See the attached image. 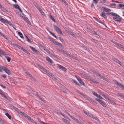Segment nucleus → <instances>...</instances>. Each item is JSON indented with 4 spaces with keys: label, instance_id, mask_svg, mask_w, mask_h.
Here are the masks:
<instances>
[{
    "label": "nucleus",
    "instance_id": "nucleus-1",
    "mask_svg": "<svg viewBox=\"0 0 124 124\" xmlns=\"http://www.w3.org/2000/svg\"><path fill=\"white\" fill-rule=\"evenodd\" d=\"M2 70H3L6 73L8 74L11 73L10 71L8 68L4 66H2L1 67L0 66V72H2Z\"/></svg>",
    "mask_w": 124,
    "mask_h": 124
},
{
    "label": "nucleus",
    "instance_id": "nucleus-2",
    "mask_svg": "<svg viewBox=\"0 0 124 124\" xmlns=\"http://www.w3.org/2000/svg\"><path fill=\"white\" fill-rule=\"evenodd\" d=\"M53 27L54 29L57 32L60 34L62 35H63V34L61 31V29H60L58 27L55 25H53Z\"/></svg>",
    "mask_w": 124,
    "mask_h": 124
},
{
    "label": "nucleus",
    "instance_id": "nucleus-3",
    "mask_svg": "<svg viewBox=\"0 0 124 124\" xmlns=\"http://www.w3.org/2000/svg\"><path fill=\"white\" fill-rule=\"evenodd\" d=\"M95 100L98 101L99 103L102 105L103 107H106V104L102 100H100L98 98H95Z\"/></svg>",
    "mask_w": 124,
    "mask_h": 124
},
{
    "label": "nucleus",
    "instance_id": "nucleus-4",
    "mask_svg": "<svg viewBox=\"0 0 124 124\" xmlns=\"http://www.w3.org/2000/svg\"><path fill=\"white\" fill-rule=\"evenodd\" d=\"M41 70H42L43 71V72H44L45 74H47L49 76L50 75L52 77H53V75L51 73H50L49 72V71L44 69V68H43Z\"/></svg>",
    "mask_w": 124,
    "mask_h": 124
},
{
    "label": "nucleus",
    "instance_id": "nucleus-5",
    "mask_svg": "<svg viewBox=\"0 0 124 124\" xmlns=\"http://www.w3.org/2000/svg\"><path fill=\"white\" fill-rule=\"evenodd\" d=\"M0 20L3 23H5L8 24L12 26H13L14 25L13 24H11L10 23V21H9L6 19H4L3 18H1L0 19Z\"/></svg>",
    "mask_w": 124,
    "mask_h": 124
},
{
    "label": "nucleus",
    "instance_id": "nucleus-6",
    "mask_svg": "<svg viewBox=\"0 0 124 124\" xmlns=\"http://www.w3.org/2000/svg\"><path fill=\"white\" fill-rule=\"evenodd\" d=\"M0 20L3 23H5L8 24L12 26H13L14 25L13 24H11L10 23V21H9L6 19H4L3 18H1L0 19Z\"/></svg>",
    "mask_w": 124,
    "mask_h": 124
},
{
    "label": "nucleus",
    "instance_id": "nucleus-7",
    "mask_svg": "<svg viewBox=\"0 0 124 124\" xmlns=\"http://www.w3.org/2000/svg\"><path fill=\"white\" fill-rule=\"evenodd\" d=\"M29 47L31 49L37 54L38 55L40 54V52L36 50L34 48L31 46H30Z\"/></svg>",
    "mask_w": 124,
    "mask_h": 124
},
{
    "label": "nucleus",
    "instance_id": "nucleus-8",
    "mask_svg": "<svg viewBox=\"0 0 124 124\" xmlns=\"http://www.w3.org/2000/svg\"><path fill=\"white\" fill-rule=\"evenodd\" d=\"M33 94L37 96L38 98H39L40 100H41L44 102H45V101L44 100V99L39 96L37 92H35L34 93H33Z\"/></svg>",
    "mask_w": 124,
    "mask_h": 124
},
{
    "label": "nucleus",
    "instance_id": "nucleus-9",
    "mask_svg": "<svg viewBox=\"0 0 124 124\" xmlns=\"http://www.w3.org/2000/svg\"><path fill=\"white\" fill-rule=\"evenodd\" d=\"M113 19L115 21H117L120 22L121 21V18L119 16H115L113 17Z\"/></svg>",
    "mask_w": 124,
    "mask_h": 124
},
{
    "label": "nucleus",
    "instance_id": "nucleus-10",
    "mask_svg": "<svg viewBox=\"0 0 124 124\" xmlns=\"http://www.w3.org/2000/svg\"><path fill=\"white\" fill-rule=\"evenodd\" d=\"M114 82L115 84H116L117 85H118L121 88H122L123 90H124V86L121 83H119L117 81H116V80H115V81H114Z\"/></svg>",
    "mask_w": 124,
    "mask_h": 124
},
{
    "label": "nucleus",
    "instance_id": "nucleus-11",
    "mask_svg": "<svg viewBox=\"0 0 124 124\" xmlns=\"http://www.w3.org/2000/svg\"><path fill=\"white\" fill-rule=\"evenodd\" d=\"M57 67L59 69H61L62 70L64 71H66L67 70L65 67L60 65H59L57 66Z\"/></svg>",
    "mask_w": 124,
    "mask_h": 124
},
{
    "label": "nucleus",
    "instance_id": "nucleus-12",
    "mask_svg": "<svg viewBox=\"0 0 124 124\" xmlns=\"http://www.w3.org/2000/svg\"><path fill=\"white\" fill-rule=\"evenodd\" d=\"M76 92H77L78 93L81 95L83 96H84V97H85V98H89V97H88L86 95L83 93H82L80 91H79L78 90H77L76 91Z\"/></svg>",
    "mask_w": 124,
    "mask_h": 124
},
{
    "label": "nucleus",
    "instance_id": "nucleus-13",
    "mask_svg": "<svg viewBox=\"0 0 124 124\" xmlns=\"http://www.w3.org/2000/svg\"><path fill=\"white\" fill-rule=\"evenodd\" d=\"M76 92H77L78 93L81 95L83 96H84V97H85V98H89V97H88L86 95L83 93H82L80 91H79L78 90H77L76 91Z\"/></svg>",
    "mask_w": 124,
    "mask_h": 124
},
{
    "label": "nucleus",
    "instance_id": "nucleus-14",
    "mask_svg": "<svg viewBox=\"0 0 124 124\" xmlns=\"http://www.w3.org/2000/svg\"><path fill=\"white\" fill-rule=\"evenodd\" d=\"M46 60L51 64H52L53 61L48 56H46Z\"/></svg>",
    "mask_w": 124,
    "mask_h": 124
},
{
    "label": "nucleus",
    "instance_id": "nucleus-15",
    "mask_svg": "<svg viewBox=\"0 0 124 124\" xmlns=\"http://www.w3.org/2000/svg\"><path fill=\"white\" fill-rule=\"evenodd\" d=\"M88 80L89 81H92L96 84L98 83V82L96 81L94 79L92 78H87Z\"/></svg>",
    "mask_w": 124,
    "mask_h": 124
},
{
    "label": "nucleus",
    "instance_id": "nucleus-16",
    "mask_svg": "<svg viewBox=\"0 0 124 124\" xmlns=\"http://www.w3.org/2000/svg\"><path fill=\"white\" fill-rule=\"evenodd\" d=\"M13 44L16 46L17 47H18L19 48V49H20L22 51H23V50L24 49V48L22 47L19 46L17 44Z\"/></svg>",
    "mask_w": 124,
    "mask_h": 124
},
{
    "label": "nucleus",
    "instance_id": "nucleus-17",
    "mask_svg": "<svg viewBox=\"0 0 124 124\" xmlns=\"http://www.w3.org/2000/svg\"><path fill=\"white\" fill-rule=\"evenodd\" d=\"M112 60L118 63L120 65H121V63L119 61V60L115 58H112Z\"/></svg>",
    "mask_w": 124,
    "mask_h": 124
},
{
    "label": "nucleus",
    "instance_id": "nucleus-18",
    "mask_svg": "<svg viewBox=\"0 0 124 124\" xmlns=\"http://www.w3.org/2000/svg\"><path fill=\"white\" fill-rule=\"evenodd\" d=\"M79 81V82L81 84L83 85L84 86H85V85L84 82L82 81L81 78H77Z\"/></svg>",
    "mask_w": 124,
    "mask_h": 124
},
{
    "label": "nucleus",
    "instance_id": "nucleus-19",
    "mask_svg": "<svg viewBox=\"0 0 124 124\" xmlns=\"http://www.w3.org/2000/svg\"><path fill=\"white\" fill-rule=\"evenodd\" d=\"M102 8H103V10L104 11L108 12H110L111 11V10L110 9L106 7H102Z\"/></svg>",
    "mask_w": 124,
    "mask_h": 124
},
{
    "label": "nucleus",
    "instance_id": "nucleus-20",
    "mask_svg": "<svg viewBox=\"0 0 124 124\" xmlns=\"http://www.w3.org/2000/svg\"><path fill=\"white\" fill-rule=\"evenodd\" d=\"M23 19L24 20L26 21L30 25L31 24V22L26 17H24L23 18Z\"/></svg>",
    "mask_w": 124,
    "mask_h": 124
},
{
    "label": "nucleus",
    "instance_id": "nucleus-21",
    "mask_svg": "<svg viewBox=\"0 0 124 124\" xmlns=\"http://www.w3.org/2000/svg\"><path fill=\"white\" fill-rule=\"evenodd\" d=\"M108 14H110L111 15H112L113 16H119V15L116 13H113V12H111L110 13H108Z\"/></svg>",
    "mask_w": 124,
    "mask_h": 124
},
{
    "label": "nucleus",
    "instance_id": "nucleus-22",
    "mask_svg": "<svg viewBox=\"0 0 124 124\" xmlns=\"http://www.w3.org/2000/svg\"><path fill=\"white\" fill-rule=\"evenodd\" d=\"M94 18L95 19V20H96V21H97L98 22L101 23V24H102L104 26H105L106 27V24L103 22L101 21H99V20H98V19L96 18H95V17H94Z\"/></svg>",
    "mask_w": 124,
    "mask_h": 124
},
{
    "label": "nucleus",
    "instance_id": "nucleus-23",
    "mask_svg": "<svg viewBox=\"0 0 124 124\" xmlns=\"http://www.w3.org/2000/svg\"><path fill=\"white\" fill-rule=\"evenodd\" d=\"M94 18L95 19V20H96V21H97L98 22L101 23V24H102L104 26H105L106 27V24L103 22L101 21H99V20H98V19L96 18H95V17H94Z\"/></svg>",
    "mask_w": 124,
    "mask_h": 124
},
{
    "label": "nucleus",
    "instance_id": "nucleus-24",
    "mask_svg": "<svg viewBox=\"0 0 124 124\" xmlns=\"http://www.w3.org/2000/svg\"><path fill=\"white\" fill-rule=\"evenodd\" d=\"M60 88L62 91L64 93L66 94H67V93L66 91V87L63 88L62 87H60Z\"/></svg>",
    "mask_w": 124,
    "mask_h": 124
},
{
    "label": "nucleus",
    "instance_id": "nucleus-25",
    "mask_svg": "<svg viewBox=\"0 0 124 124\" xmlns=\"http://www.w3.org/2000/svg\"><path fill=\"white\" fill-rule=\"evenodd\" d=\"M24 116V117H26L27 118V119L29 120H31V117L29 116L26 114H25Z\"/></svg>",
    "mask_w": 124,
    "mask_h": 124
},
{
    "label": "nucleus",
    "instance_id": "nucleus-26",
    "mask_svg": "<svg viewBox=\"0 0 124 124\" xmlns=\"http://www.w3.org/2000/svg\"><path fill=\"white\" fill-rule=\"evenodd\" d=\"M5 53L2 50L0 49V56H2L5 54Z\"/></svg>",
    "mask_w": 124,
    "mask_h": 124
},
{
    "label": "nucleus",
    "instance_id": "nucleus-27",
    "mask_svg": "<svg viewBox=\"0 0 124 124\" xmlns=\"http://www.w3.org/2000/svg\"><path fill=\"white\" fill-rule=\"evenodd\" d=\"M16 111H17L19 114L23 116H24L25 114L24 113L22 112L21 111L19 110L18 109V110Z\"/></svg>",
    "mask_w": 124,
    "mask_h": 124
},
{
    "label": "nucleus",
    "instance_id": "nucleus-28",
    "mask_svg": "<svg viewBox=\"0 0 124 124\" xmlns=\"http://www.w3.org/2000/svg\"><path fill=\"white\" fill-rule=\"evenodd\" d=\"M62 119L64 122L66 124H70V123L67 120L64 118H63Z\"/></svg>",
    "mask_w": 124,
    "mask_h": 124
},
{
    "label": "nucleus",
    "instance_id": "nucleus-29",
    "mask_svg": "<svg viewBox=\"0 0 124 124\" xmlns=\"http://www.w3.org/2000/svg\"><path fill=\"white\" fill-rule=\"evenodd\" d=\"M101 16H102L105 18H107V16L106 15L105 13L104 12H102V14H101Z\"/></svg>",
    "mask_w": 124,
    "mask_h": 124
},
{
    "label": "nucleus",
    "instance_id": "nucleus-30",
    "mask_svg": "<svg viewBox=\"0 0 124 124\" xmlns=\"http://www.w3.org/2000/svg\"><path fill=\"white\" fill-rule=\"evenodd\" d=\"M49 17L54 22H56V21L55 19L51 15H50L49 16Z\"/></svg>",
    "mask_w": 124,
    "mask_h": 124
},
{
    "label": "nucleus",
    "instance_id": "nucleus-31",
    "mask_svg": "<svg viewBox=\"0 0 124 124\" xmlns=\"http://www.w3.org/2000/svg\"><path fill=\"white\" fill-rule=\"evenodd\" d=\"M13 7L14 8L18 9H19V7L18 4H13Z\"/></svg>",
    "mask_w": 124,
    "mask_h": 124
},
{
    "label": "nucleus",
    "instance_id": "nucleus-32",
    "mask_svg": "<svg viewBox=\"0 0 124 124\" xmlns=\"http://www.w3.org/2000/svg\"><path fill=\"white\" fill-rule=\"evenodd\" d=\"M72 80L73 81V82L76 85H79V86L81 85H80L78 83V82L77 81H76V80H75L74 79H72Z\"/></svg>",
    "mask_w": 124,
    "mask_h": 124
},
{
    "label": "nucleus",
    "instance_id": "nucleus-33",
    "mask_svg": "<svg viewBox=\"0 0 124 124\" xmlns=\"http://www.w3.org/2000/svg\"><path fill=\"white\" fill-rule=\"evenodd\" d=\"M95 74L97 75V77H100V78H103L102 76V75L100 74L97 73V72H96L95 73Z\"/></svg>",
    "mask_w": 124,
    "mask_h": 124
},
{
    "label": "nucleus",
    "instance_id": "nucleus-34",
    "mask_svg": "<svg viewBox=\"0 0 124 124\" xmlns=\"http://www.w3.org/2000/svg\"><path fill=\"white\" fill-rule=\"evenodd\" d=\"M5 115L9 119H11V116L10 115L7 113H5Z\"/></svg>",
    "mask_w": 124,
    "mask_h": 124
},
{
    "label": "nucleus",
    "instance_id": "nucleus-35",
    "mask_svg": "<svg viewBox=\"0 0 124 124\" xmlns=\"http://www.w3.org/2000/svg\"><path fill=\"white\" fill-rule=\"evenodd\" d=\"M54 44H55L56 45L59 46H62V45L60 43H59V42L57 41H56L55 42H54Z\"/></svg>",
    "mask_w": 124,
    "mask_h": 124
},
{
    "label": "nucleus",
    "instance_id": "nucleus-36",
    "mask_svg": "<svg viewBox=\"0 0 124 124\" xmlns=\"http://www.w3.org/2000/svg\"><path fill=\"white\" fill-rule=\"evenodd\" d=\"M19 35L20 36V37L22 38H24L23 36L22 33L20 32H18V33Z\"/></svg>",
    "mask_w": 124,
    "mask_h": 124
},
{
    "label": "nucleus",
    "instance_id": "nucleus-37",
    "mask_svg": "<svg viewBox=\"0 0 124 124\" xmlns=\"http://www.w3.org/2000/svg\"><path fill=\"white\" fill-rule=\"evenodd\" d=\"M87 116L90 117L91 118H93V117H94V116L92 114L89 112L88 113V114H87Z\"/></svg>",
    "mask_w": 124,
    "mask_h": 124
},
{
    "label": "nucleus",
    "instance_id": "nucleus-38",
    "mask_svg": "<svg viewBox=\"0 0 124 124\" xmlns=\"http://www.w3.org/2000/svg\"><path fill=\"white\" fill-rule=\"evenodd\" d=\"M93 118L97 120L99 123H101V122L100 121L99 119L98 118H97L96 117H95V116H94V117H93Z\"/></svg>",
    "mask_w": 124,
    "mask_h": 124
},
{
    "label": "nucleus",
    "instance_id": "nucleus-39",
    "mask_svg": "<svg viewBox=\"0 0 124 124\" xmlns=\"http://www.w3.org/2000/svg\"><path fill=\"white\" fill-rule=\"evenodd\" d=\"M93 118L97 120L99 123H101V122L100 121L99 119L98 118H97L96 117H95V116H94V117H93Z\"/></svg>",
    "mask_w": 124,
    "mask_h": 124
},
{
    "label": "nucleus",
    "instance_id": "nucleus-40",
    "mask_svg": "<svg viewBox=\"0 0 124 124\" xmlns=\"http://www.w3.org/2000/svg\"><path fill=\"white\" fill-rule=\"evenodd\" d=\"M108 100L113 104H115V102L113 100L109 98V99H108Z\"/></svg>",
    "mask_w": 124,
    "mask_h": 124
},
{
    "label": "nucleus",
    "instance_id": "nucleus-41",
    "mask_svg": "<svg viewBox=\"0 0 124 124\" xmlns=\"http://www.w3.org/2000/svg\"><path fill=\"white\" fill-rule=\"evenodd\" d=\"M117 46L123 49H124V46L118 43V44H117Z\"/></svg>",
    "mask_w": 124,
    "mask_h": 124
},
{
    "label": "nucleus",
    "instance_id": "nucleus-42",
    "mask_svg": "<svg viewBox=\"0 0 124 124\" xmlns=\"http://www.w3.org/2000/svg\"><path fill=\"white\" fill-rule=\"evenodd\" d=\"M117 95H118L119 96L122 97L124 99V95H122L121 93H118Z\"/></svg>",
    "mask_w": 124,
    "mask_h": 124
},
{
    "label": "nucleus",
    "instance_id": "nucleus-43",
    "mask_svg": "<svg viewBox=\"0 0 124 124\" xmlns=\"http://www.w3.org/2000/svg\"><path fill=\"white\" fill-rule=\"evenodd\" d=\"M6 58L7 61L8 62H9L10 61L11 58L10 57L8 56H6Z\"/></svg>",
    "mask_w": 124,
    "mask_h": 124
},
{
    "label": "nucleus",
    "instance_id": "nucleus-44",
    "mask_svg": "<svg viewBox=\"0 0 124 124\" xmlns=\"http://www.w3.org/2000/svg\"><path fill=\"white\" fill-rule=\"evenodd\" d=\"M49 33L51 34L54 37H55V38H57V37L51 31H49Z\"/></svg>",
    "mask_w": 124,
    "mask_h": 124
},
{
    "label": "nucleus",
    "instance_id": "nucleus-45",
    "mask_svg": "<svg viewBox=\"0 0 124 124\" xmlns=\"http://www.w3.org/2000/svg\"><path fill=\"white\" fill-rule=\"evenodd\" d=\"M102 96H103L106 99H107L108 100V99H109V98L107 96L104 94H102Z\"/></svg>",
    "mask_w": 124,
    "mask_h": 124
},
{
    "label": "nucleus",
    "instance_id": "nucleus-46",
    "mask_svg": "<svg viewBox=\"0 0 124 124\" xmlns=\"http://www.w3.org/2000/svg\"><path fill=\"white\" fill-rule=\"evenodd\" d=\"M90 39L91 40L93 41L95 43H97V41L96 40V39L93 38H90Z\"/></svg>",
    "mask_w": 124,
    "mask_h": 124
},
{
    "label": "nucleus",
    "instance_id": "nucleus-47",
    "mask_svg": "<svg viewBox=\"0 0 124 124\" xmlns=\"http://www.w3.org/2000/svg\"><path fill=\"white\" fill-rule=\"evenodd\" d=\"M50 40L53 42L54 43V42H55V41L54 40L53 38H50Z\"/></svg>",
    "mask_w": 124,
    "mask_h": 124
},
{
    "label": "nucleus",
    "instance_id": "nucleus-48",
    "mask_svg": "<svg viewBox=\"0 0 124 124\" xmlns=\"http://www.w3.org/2000/svg\"><path fill=\"white\" fill-rule=\"evenodd\" d=\"M102 78L104 80H105V81L107 82H110V81L107 78Z\"/></svg>",
    "mask_w": 124,
    "mask_h": 124
},
{
    "label": "nucleus",
    "instance_id": "nucleus-49",
    "mask_svg": "<svg viewBox=\"0 0 124 124\" xmlns=\"http://www.w3.org/2000/svg\"><path fill=\"white\" fill-rule=\"evenodd\" d=\"M92 93L94 95L96 96V97L97 96H98V94L97 93H96L95 91H93L92 92Z\"/></svg>",
    "mask_w": 124,
    "mask_h": 124
},
{
    "label": "nucleus",
    "instance_id": "nucleus-50",
    "mask_svg": "<svg viewBox=\"0 0 124 124\" xmlns=\"http://www.w3.org/2000/svg\"><path fill=\"white\" fill-rule=\"evenodd\" d=\"M70 117L73 120H75L77 121H78V120L77 119H76L73 116H71Z\"/></svg>",
    "mask_w": 124,
    "mask_h": 124
},
{
    "label": "nucleus",
    "instance_id": "nucleus-51",
    "mask_svg": "<svg viewBox=\"0 0 124 124\" xmlns=\"http://www.w3.org/2000/svg\"><path fill=\"white\" fill-rule=\"evenodd\" d=\"M2 97H4V98L5 99H6L7 100H8V98L6 97V95H5L4 93V94H3V95H2Z\"/></svg>",
    "mask_w": 124,
    "mask_h": 124
},
{
    "label": "nucleus",
    "instance_id": "nucleus-52",
    "mask_svg": "<svg viewBox=\"0 0 124 124\" xmlns=\"http://www.w3.org/2000/svg\"><path fill=\"white\" fill-rule=\"evenodd\" d=\"M2 97H4V98L5 99H6L7 100H8V98L6 97V95H5L4 93V94H3V95H2Z\"/></svg>",
    "mask_w": 124,
    "mask_h": 124
},
{
    "label": "nucleus",
    "instance_id": "nucleus-53",
    "mask_svg": "<svg viewBox=\"0 0 124 124\" xmlns=\"http://www.w3.org/2000/svg\"><path fill=\"white\" fill-rule=\"evenodd\" d=\"M118 7H124V5L122 4H118Z\"/></svg>",
    "mask_w": 124,
    "mask_h": 124
},
{
    "label": "nucleus",
    "instance_id": "nucleus-54",
    "mask_svg": "<svg viewBox=\"0 0 124 124\" xmlns=\"http://www.w3.org/2000/svg\"><path fill=\"white\" fill-rule=\"evenodd\" d=\"M30 121L31 122L33 123H34L36 124H37L36 122L34 120H33L31 118V120H30Z\"/></svg>",
    "mask_w": 124,
    "mask_h": 124
},
{
    "label": "nucleus",
    "instance_id": "nucleus-55",
    "mask_svg": "<svg viewBox=\"0 0 124 124\" xmlns=\"http://www.w3.org/2000/svg\"><path fill=\"white\" fill-rule=\"evenodd\" d=\"M23 51L24 52H25L27 53L29 55L30 54V53L29 52L26 50H25V49H24Z\"/></svg>",
    "mask_w": 124,
    "mask_h": 124
},
{
    "label": "nucleus",
    "instance_id": "nucleus-56",
    "mask_svg": "<svg viewBox=\"0 0 124 124\" xmlns=\"http://www.w3.org/2000/svg\"><path fill=\"white\" fill-rule=\"evenodd\" d=\"M0 34L1 35L2 37L5 38L6 39H7V38H6V37L1 32L0 33Z\"/></svg>",
    "mask_w": 124,
    "mask_h": 124
},
{
    "label": "nucleus",
    "instance_id": "nucleus-57",
    "mask_svg": "<svg viewBox=\"0 0 124 124\" xmlns=\"http://www.w3.org/2000/svg\"><path fill=\"white\" fill-rule=\"evenodd\" d=\"M91 33H92L96 35H97L99 36L98 34H97L96 32L94 31H92Z\"/></svg>",
    "mask_w": 124,
    "mask_h": 124
},
{
    "label": "nucleus",
    "instance_id": "nucleus-58",
    "mask_svg": "<svg viewBox=\"0 0 124 124\" xmlns=\"http://www.w3.org/2000/svg\"><path fill=\"white\" fill-rule=\"evenodd\" d=\"M0 121L2 124H4L5 123L4 121L2 120V118L0 117Z\"/></svg>",
    "mask_w": 124,
    "mask_h": 124
},
{
    "label": "nucleus",
    "instance_id": "nucleus-59",
    "mask_svg": "<svg viewBox=\"0 0 124 124\" xmlns=\"http://www.w3.org/2000/svg\"><path fill=\"white\" fill-rule=\"evenodd\" d=\"M12 108L14 109L15 110V111H16L18 110V109L16 107H15L14 106H13V107H12Z\"/></svg>",
    "mask_w": 124,
    "mask_h": 124
},
{
    "label": "nucleus",
    "instance_id": "nucleus-60",
    "mask_svg": "<svg viewBox=\"0 0 124 124\" xmlns=\"http://www.w3.org/2000/svg\"><path fill=\"white\" fill-rule=\"evenodd\" d=\"M26 40L29 42L30 43H32V41L30 39L28 38H27Z\"/></svg>",
    "mask_w": 124,
    "mask_h": 124
},
{
    "label": "nucleus",
    "instance_id": "nucleus-61",
    "mask_svg": "<svg viewBox=\"0 0 124 124\" xmlns=\"http://www.w3.org/2000/svg\"><path fill=\"white\" fill-rule=\"evenodd\" d=\"M99 0H93V2L96 4H97V3L98 1Z\"/></svg>",
    "mask_w": 124,
    "mask_h": 124
},
{
    "label": "nucleus",
    "instance_id": "nucleus-62",
    "mask_svg": "<svg viewBox=\"0 0 124 124\" xmlns=\"http://www.w3.org/2000/svg\"><path fill=\"white\" fill-rule=\"evenodd\" d=\"M96 97H98V98H99V99H102V97L99 94H98V96H97Z\"/></svg>",
    "mask_w": 124,
    "mask_h": 124
},
{
    "label": "nucleus",
    "instance_id": "nucleus-63",
    "mask_svg": "<svg viewBox=\"0 0 124 124\" xmlns=\"http://www.w3.org/2000/svg\"><path fill=\"white\" fill-rule=\"evenodd\" d=\"M111 41L114 44L116 45H117V44H118V43H117L115 41Z\"/></svg>",
    "mask_w": 124,
    "mask_h": 124
},
{
    "label": "nucleus",
    "instance_id": "nucleus-64",
    "mask_svg": "<svg viewBox=\"0 0 124 124\" xmlns=\"http://www.w3.org/2000/svg\"><path fill=\"white\" fill-rule=\"evenodd\" d=\"M59 50L60 51L62 52V53H63L64 54H65V53L66 52L64 50H62L61 49H59Z\"/></svg>",
    "mask_w": 124,
    "mask_h": 124
}]
</instances>
